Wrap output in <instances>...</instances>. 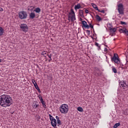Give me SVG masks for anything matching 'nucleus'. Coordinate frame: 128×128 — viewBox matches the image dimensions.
<instances>
[{
    "mask_svg": "<svg viewBox=\"0 0 128 128\" xmlns=\"http://www.w3.org/2000/svg\"><path fill=\"white\" fill-rule=\"evenodd\" d=\"M12 104V98L11 96L3 94L0 96V106L3 108H6L7 106H10Z\"/></svg>",
    "mask_w": 128,
    "mask_h": 128,
    "instance_id": "1",
    "label": "nucleus"
},
{
    "mask_svg": "<svg viewBox=\"0 0 128 128\" xmlns=\"http://www.w3.org/2000/svg\"><path fill=\"white\" fill-rule=\"evenodd\" d=\"M62 114H67L68 112V106L66 104H62L60 108Z\"/></svg>",
    "mask_w": 128,
    "mask_h": 128,
    "instance_id": "2",
    "label": "nucleus"
},
{
    "mask_svg": "<svg viewBox=\"0 0 128 128\" xmlns=\"http://www.w3.org/2000/svg\"><path fill=\"white\" fill-rule=\"evenodd\" d=\"M18 16L20 20H26L28 18V13L26 11H21L19 12Z\"/></svg>",
    "mask_w": 128,
    "mask_h": 128,
    "instance_id": "3",
    "label": "nucleus"
},
{
    "mask_svg": "<svg viewBox=\"0 0 128 128\" xmlns=\"http://www.w3.org/2000/svg\"><path fill=\"white\" fill-rule=\"evenodd\" d=\"M112 62H114L115 64H118L120 62V58H118V55L116 54H114V56L111 58Z\"/></svg>",
    "mask_w": 128,
    "mask_h": 128,
    "instance_id": "4",
    "label": "nucleus"
},
{
    "mask_svg": "<svg viewBox=\"0 0 128 128\" xmlns=\"http://www.w3.org/2000/svg\"><path fill=\"white\" fill-rule=\"evenodd\" d=\"M20 28L21 30H22V32H26L28 30V26L26 24H22L20 25Z\"/></svg>",
    "mask_w": 128,
    "mask_h": 128,
    "instance_id": "5",
    "label": "nucleus"
},
{
    "mask_svg": "<svg viewBox=\"0 0 128 128\" xmlns=\"http://www.w3.org/2000/svg\"><path fill=\"white\" fill-rule=\"evenodd\" d=\"M118 12L120 14H124V5L120 4L118 5Z\"/></svg>",
    "mask_w": 128,
    "mask_h": 128,
    "instance_id": "6",
    "label": "nucleus"
},
{
    "mask_svg": "<svg viewBox=\"0 0 128 128\" xmlns=\"http://www.w3.org/2000/svg\"><path fill=\"white\" fill-rule=\"evenodd\" d=\"M32 82L34 84V86L35 88H36V90H38V92H40V94L42 92L40 91V88H38V84L36 83V80H34L32 79Z\"/></svg>",
    "mask_w": 128,
    "mask_h": 128,
    "instance_id": "7",
    "label": "nucleus"
},
{
    "mask_svg": "<svg viewBox=\"0 0 128 128\" xmlns=\"http://www.w3.org/2000/svg\"><path fill=\"white\" fill-rule=\"evenodd\" d=\"M70 18L72 22H74L76 20V14L72 15V16L68 15V20L70 21Z\"/></svg>",
    "mask_w": 128,
    "mask_h": 128,
    "instance_id": "8",
    "label": "nucleus"
},
{
    "mask_svg": "<svg viewBox=\"0 0 128 128\" xmlns=\"http://www.w3.org/2000/svg\"><path fill=\"white\" fill-rule=\"evenodd\" d=\"M82 28H88V23L86 22V20H82Z\"/></svg>",
    "mask_w": 128,
    "mask_h": 128,
    "instance_id": "9",
    "label": "nucleus"
},
{
    "mask_svg": "<svg viewBox=\"0 0 128 128\" xmlns=\"http://www.w3.org/2000/svg\"><path fill=\"white\" fill-rule=\"evenodd\" d=\"M51 124L53 128H56V120L54 119L51 121Z\"/></svg>",
    "mask_w": 128,
    "mask_h": 128,
    "instance_id": "10",
    "label": "nucleus"
},
{
    "mask_svg": "<svg viewBox=\"0 0 128 128\" xmlns=\"http://www.w3.org/2000/svg\"><path fill=\"white\" fill-rule=\"evenodd\" d=\"M29 16H30V18H31L32 20H34V18H36V14H34V12H32L30 14Z\"/></svg>",
    "mask_w": 128,
    "mask_h": 128,
    "instance_id": "11",
    "label": "nucleus"
},
{
    "mask_svg": "<svg viewBox=\"0 0 128 128\" xmlns=\"http://www.w3.org/2000/svg\"><path fill=\"white\" fill-rule=\"evenodd\" d=\"M4 32V28H2V27L0 26V36H3Z\"/></svg>",
    "mask_w": 128,
    "mask_h": 128,
    "instance_id": "12",
    "label": "nucleus"
},
{
    "mask_svg": "<svg viewBox=\"0 0 128 128\" xmlns=\"http://www.w3.org/2000/svg\"><path fill=\"white\" fill-rule=\"evenodd\" d=\"M40 102L42 104L43 108H46V102H44V99H41Z\"/></svg>",
    "mask_w": 128,
    "mask_h": 128,
    "instance_id": "13",
    "label": "nucleus"
},
{
    "mask_svg": "<svg viewBox=\"0 0 128 128\" xmlns=\"http://www.w3.org/2000/svg\"><path fill=\"white\" fill-rule=\"evenodd\" d=\"M80 8H82V6H80V4H78L76 5L75 6L74 10H80Z\"/></svg>",
    "mask_w": 128,
    "mask_h": 128,
    "instance_id": "14",
    "label": "nucleus"
},
{
    "mask_svg": "<svg viewBox=\"0 0 128 128\" xmlns=\"http://www.w3.org/2000/svg\"><path fill=\"white\" fill-rule=\"evenodd\" d=\"M79 14L81 18H84V12L82 11V10H79Z\"/></svg>",
    "mask_w": 128,
    "mask_h": 128,
    "instance_id": "15",
    "label": "nucleus"
},
{
    "mask_svg": "<svg viewBox=\"0 0 128 128\" xmlns=\"http://www.w3.org/2000/svg\"><path fill=\"white\" fill-rule=\"evenodd\" d=\"M92 6L96 10H98V6L96 4L92 3Z\"/></svg>",
    "mask_w": 128,
    "mask_h": 128,
    "instance_id": "16",
    "label": "nucleus"
},
{
    "mask_svg": "<svg viewBox=\"0 0 128 128\" xmlns=\"http://www.w3.org/2000/svg\"><path fill=\"white\" fill-rule=\"evenodd\" d=\"M70 10L71 12H69L68 16H74V14H74V9L72 8Z\"/></svg>",
    "mask_w": 128,
    "mask_h": 128,
    "instance_id": "17",
    "label": "nucleus"
},
{
    "mask_svg": "<svg viewBox=\"0 0 128 128\" xmlns=\"http://www.w3.org/2000/svg\"><path fill=\"white\" fill-rule=\"evenodd\" d=\"M96 18L98 22H100V20H102V18H100V16L98 14L96 15Z\"/></svg>",
    "mask_w": 128,
    "mask_h": 128,
    "instance_id": "18",
    "label": "nucleus"
},
{
    "mask_svg": "<svg viewBox=\"0 0 128 128\" xmlns=\"http://www.w3.org/2000/svg\"><path fill=\"white\" fill-rule=\"evenodd\" d=\"M40 8H37L34 10V12H36L37 14H40Z\"/></svg>",
    "mask_w": 128,
    "mask_h": 128,
    "instance_id": "19",
    "label": "nucleus"
},
{
    "mask_svg": "<svg viewBox=\"0 0 128 128\" xmlns=\"http://www.w3.org/2000/svg\"><path fill=\"white\" fill-rule=\"evenodd\" d=\"M110 32H116V28H110Z\"/></svg>",
    "mask_w": 128,
    "mask_h": 128,
    "instance_id": "20",
    "label": "nucleus"
},
{
    "mask_svg": "<svg viewBox=\"0 0 128 128\" xmlns=\"http://www.w3.org/2000/svg\"><path fill=\"white\" fill-rule=\"evenodd\" d=\"M120 126V122H118V123H116L114 124L113 128H116L118 126Z\"/></svg>",
    "mask_w": 128,
    "mask_h": 128,
    "instance_id": "21",
    "label": "nucleus"
},
{
    "mask_svg": "<svg viewBox=\"0 0 128 128\" xmlns=\"http://www.w3.org/2000/svg\"><path fill=\"white\" fill-rule=\"evenodd\" d=\"M77 110H78V112H84V109L82 108L79 106L77 108Z\"/></svg>",
    "mask_w": 128,
    "mask_h": 128,
    "instance_id": "22",
    "label": "nucleus"
},
{
    "mask_svg": "<svg viewBox=\"0 0 128 128\" xmlns=\"http://www.w3.org/2000/svg\"><path fill=\"white\" fill-rule=\"evenodd\" d=\"M120 86H122V88L124 90L126 86H128V85L126 84H120Z\"/></svg>",
    "mask_w": 128,
    "mask_h": 128,
    "instance_id": "23",
    "label": "nucleus"
},
{
    "mask_svg": "<svg viewBox=\"0 0 128 128\" xmlns=\"http://www.w3.org/2000/svg\"><path fill=\"white\" fill-rule=\"evenodd\" d=\"M34 106H36L34 108H37L38 106V102H35V103H34Z\"/></svg>",
    "mask_w": 128,
    "mask_h": 128,
    "instance_id": "24",
    "label": "nucleus"
},
{
    "mask_svg": "<svg viewBox=\"0 0 128 128\" xmlns=\"http://www.w3.org/2000/svg\"><path fill=\"white\" fill-rule=\"evenodd\" d=\"M112 72H114V74H116L118 72V71L116 70V68L113 67L112 68Z\"/></svg>",
    "mask_w": 128,
    "mask_h": 128,
    "instance_id": "25",
    "label": "nucleus"
},
{
    "mask_svg": "<svg viewBox=\"0 0 128 128\" xmlns=\"http://www.w3.org/2000/svg\"><path fill=\"white\" fill-rule=\"evenodd\" d=\"M95 46H98V50H100V46L98 42H95Z\"/></svg>",
    "mask_w": 128,
    "mask_h": 128,
    "instance_id": "26",
    "label": "nucleus"
},
{
    "mask_svg": "<svg viewBox=\"0 0 128 128\" xmlns=\"http://www.w3.org/2000/svg\"><path fill=\"white\" fill-rule=\"evenodd\" d=\"M124 114L126 116H128V109H126V110H124Z\"/></svg>",
    "mask_w": 128,
    "mask_h": 128,
    "instance_id": "27",
    "label": "nucleus"
},
{
    "mask_svg": "<svg viewBox=\"0 0 128 128\" xmlns=\"http://www.w3.org/2000/svg\"><path fill=\"white\" fill-rule=\"evenodd\" d=\"M88 26V28H92V30H94V25H92V24H89Z\"/></svg>",
    "mask_w": 128,
    "mask_h": 128,
    "instance_id": "28",
    "label": "nucleus"
},
{
    "mask_svg": "<svg viewBox=\"0 0 128 128\" xmlns=\"http://www.w3.org/2000/svg\"><path fill=\"white\" fill-rule=\"evenodd\" d=\"M119 84H126V81H124V80H122V81H120V82H119Z\"/></svg>",
    "mask_w": 128,
    "mask_h": 128,
    "instance_id": "29",
    "label": "nucleus"
},
{
    "mask_svg": "<svg viewBox=\"0 0 128 128\" xmlns=\"http://www.w3.org/2000/svg\"><path fill=\"white\" fill-rule=\"evenodd\" d=\"M120 30H122V32L124 34H126V32L128 30L127 29H125V30L120 29Z\"/></svg>",
    "mask_w": 128,
    "mask_h": 128,
    "instance_id": "30",
    "label": "nucleus"
},
{
    "mask_svg": "<svg viewBox=\"0 0 128 128\" xmlns=\"http://www.w3.org/2000/svg\"><path fill=\"white\" fill-rule=\"evenodd\" d=\"M57 124H58V126H60L62 124V122L60 120H59L58 121H57Z\"/></svg>",
    "mask_w": 128,
    "mask_h": 128,
    "instance_id": "31",
    "label": "nucleus"
},
{
    "mask_svg": "<svg viewBox=\"0 0 128 128\" xmlns=\"http://www.w3.org/2000/svg\"><path fill=\"white\" fill-rule=\"evenodd\" d=\"M98 11L99 12H102V14H104V10H99V9H98Z\"/></svg>",
    "mask_w": 128,
    "mask_h": 128,
    "instance_id": "32",
    "label": "nucleus"
},
{
    "mask_svg": "<svg viewBox=\"0 0 128 128\" xmlns=\"http://www.w3.org/2000/svg\"><path fill=\"white\" fill-rule=\"evenodd\" d=\"M120 24H124L125 26H126V22H124L121 21L120 22Z\"/></svg>",
    "mask_w": 128,
    "mask_h": 128,
    "instance_id": "33",
    "label": "nucleus"
},
{
    "mask_svg": "<svg viewBox=\"0 0 128 128\" xmlns=\"http://www.w3.org/2000/svg\"><path fill=\"white\" fill-rule=\"evenodd\" d=\"M86 32L88 34V36H90V30H86Z\"/></svg>",
    "mask_w": 128,
    "mask_h": 128,
    "instance_id": "34",
    "label": "nucleus"
},
{
    "mask_svg": "<svg viewBox=\"0 0 128 128\" xmlns=\"http://www.w3.org/2000/svg\"><path fill=\"white\" fill-rule=\"evenodd\" d=\"M56 118H54L52 116H51V117H50V120L52 122V120H55Z\"/></svg>",
    "mask_w": 128,
    "mask_h": 128,
    "instance_id": "35",
    "label": "nucleus"
},
{
    "mask_svg": "<svg viewBox=\"0 0 128 128\" xmlns=\"http://www.w3.org/2000/svg\"><path fill=\"white\" fill-rule=\"evenodd\" d=\"M44 54H46V51H44L42 52V56H44Z\"/></svg>",
    "mask_w": 128,
    "mask_h": 128,
    "instance_id": "36",
    "label": "nucleus"
},
{
    "mask_svg": "<svg viewBox=\"0 0 128 128\" xmlns=\"http://www.w3.org/2000/svg\"><path fill=\"white\" fill-rule=\"evenodd\" d=\"M56 120H57V122H58V120H60V117H58V116H56Z\"/></svg>",
    "mask_w": 128,
    "mask_h": 128,
    "instance_id": "37",
    "label": "nucleus"
},
{
    "mask_svg": "<svg viewBox=\"0 0 128 128\" xmlns=\"http://www.w3.org/2000/svg\"><path fill=\"white\" fill-rule=\"evenodd\" d=\"M47 56H48L50 58H52V54H47Z\"/></svg>",
    "mask_w": 128,
    "mask_h": 128,
    "instance_id": "38",
    "label": "nucleus"
},
{
    "mask_svg": "<svg viewBox=\"0 0 128 128\" xmlns=\"http://www.w3.org/2000/svg\"><path fill=\"white\" fill-rule=\"evenodd\" d=\"M40 100V102H41V100L42 98V96H40V95H39V96H38Z\"/></svg>",
    "mask_w": 128,
    "mask_h": 128,
    "instance_id": "39",
    "label": "nucleus"
},
{
    "mask_svg": "<svg viewBox=\"0 0 128 128\" xmlns=\"http://www.w3.org/2000/svg\"><path fill=\"white\" fill-rule=\"evenodd\" d=\"M85 12H86V14H88V10L87 9H86Z\"/></svg>",
    "mask_w": 128,
    "mask_h": 128,
    "instance_id": "40",
    "label": "nucleus"
},
{
    "mask_svg": "<svg viewBox=\"0 0 128 128\" xmlns=\"http://www.w3.org/2000/svg\"><path fill=\"white\" fill-rule=\"evenodd\" d=\"M104 52H108V48H104Z\"/></svg>",
    "mask_w": 128,
    "mask_h": 128,
    "instance_id": "41",
    "label": "nucleus"
},
{
    "mask_svg": "<svg viewBox=\"0 0 128 128\" xmlns=\"http://www.w3.org/2000/svg\"><path fill=\"white\" fill-rule=\"evenodd\" d=\"M2 10H4V9H2V8H0V12H2Z\"/></svg>",
    "mask_w": 128,
    "mask_h": 128,
    "instance_id": "42",
    "label": "nucleus"
},
{
    "mask_svg": "<svg viewBox=\"0 0 128 128\" xmlns=\"http://www.w3.org/2000/svg\"><path fill=\"white\" fill-rule=\"evenodd\" d=\"M48 62H52V58H50V59L48 60Z\"/></svg>",
    "mask_w": 128,
    "mask_h": 128,
    "instance_id": "43",
    "label": "nucleus"
},
{
    "mask_svg": "<svg viewBox=\"0 0 128 128\" xmlns=\"http://www.w3.org/2000/svg\"><path fill=\"white\" fill-rule=\"evenodd\" d=\"M90 37L92 38V40H94V37L92 36H90Z\"/></svg>",
    "mask_w": 128,
    "mask_h": 128,
    "instance_id": "44",
    "label": "nucleus"
},
{
    "mask_svg": "<svg viewBox=\"0 0 128 128\" xmlns=\"http://www.w3.org/2000/svg\"><path fill=\"white\" fill-rule=\"evenodd\" d=\"M80 22H82V18H80Z\"/></svg>",
    "mask_w": 128,
    "mask_h": 128,
    "instance_id": "45",
    "label": "nucleus"
},
{
    "mask_svg": "<svg viewBox=\"0 0 128 128\" xmlns=\"http://www.w3.org/2000/svg\"><path fill=\"white\" fill-rule=\"evenodd\" d=\"M52 115L50 114H49V116H50V118H52Z\"/></svg>",
    "mask_w": 128,
    "mask_h": 128,
    "instance_id": "46",
    "label": "nucleus"
},
{
    "mask_svg": "<svg viewBox=\"0 0 128 128\" xmlns=\"http://www.w3.org/2000/svg\"><path fill=\"white\" fill-rule=\"evenodd\" d=\"M88 24H90V22L89 21H88Z\"/></svg>",
    "mask_w": 128,
    "mask_h": 128,
    "instance_id": "47",
    "label": "nucleus"
},
{
    "mask_svg": "<svg viewBox=\"0 0 128 128\" xmlns=\"http://www.w3.org/2000/svg\"><path fill=\"white\" fill-rule=\"evenodd\" d=\"M0 62H2V60L0 58Z\"/></svg>",
    "mask_w": 128,
    "mask_h": 128,
    "instance_id": "48",
    "label": "nucleus"
},
{
    "mask_svg": "<svg viewBox=\"0 0 128 128\" xmlns=\"http://www.w3.org/2000/svg\"><path fill=\"white\" fill-rule=\"evenodd\" d=\"M105 46H106V48H108V46H106V45H104Z\"/></svg>",
    "mask_w": 128,
    "mask_h": 128,
    "instance_id": "49",
    "label": "nucleus"
},
{
    "mask_svg": "<svg viewBox=\"0 0 128 128\" xmlns=\"http://www.w3.org/2000/svg\"><path fill=\"white\" fill-rule=\"evenodd\" d=\"M94 36V34H93V36Z\"/></svg>",
    "mask_w": 128,
    "mask_h": 128,
    "instance_id": "50",
    "label": "nucleus"
}]
</instances>
